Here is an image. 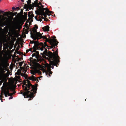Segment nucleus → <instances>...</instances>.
I'll use <instances>...</instances> for the list:
<instances>
[{"instance_id":"nucleus-1","label":"nucleus","mask_w":126,"mask_h":126,"mask_svg":"<svg viewBox=\"0 0 126 126\" xmlns=\"http://www.w3.org/2000/svg\"><path fill=\"white\" fill-rule=\"evenodd\" d=\"M30 34L31 37L35 40H36L37 39H41L42 38L45 39L46 42H48L51 45L50 47L47 45L46 42L42 43H39L36 41L31 42L32 44L33 43L34 44L33 48L35 51L37 50H41V51H42L43 50L44 48L45 49V50L44 51L43 54L44 55L47 56L50 59L52 60L50 62V64L51 65L56 66V67H57L58 63L59 62V58L57 50H56L55 52V54L53 55L51 52H48L47 50L46 49L47 47H50V48H54L55 46L58 44V42L55 39H48L45 36H42V34L40 33H38L36 34H34V35H33L31 32Z\"/></svg>"},{"instance_id":"nucleus-2","label":"nucleus","mask_w":126,"mask_h":126,"mask_svg":"<svg viewBox=\"0 0 126 126\" xmlns=\"http://www.w3.org/2000/svg\"><path fill=\"white\" fill-rule=\"evenodd\" d=\"M24 92L23 95L25 97L33 98L35 96L37 89V86L32 85L29 81L27 80L22 85Z\"/></svg>"},{"instance_id":"nucleus-3","label":"nucleus","mask_w":126,"mask_h":126,"mask_svg":"<svg viewBox=\"0 0 126 126\" xmlns=\"http://www.w3.org/2000/svg\"><path fill=\"white\" fill-rule=\"evenodd\" d=\"M2 92L1 94V95L0 96V100H1V98L3 96V95L2 94V93L4 94L5 96V97H7L8 96L9 94V91L8 89L6 88V87H4L3 88H1Z\"/></svg>"},{"instance_id":"nucleus-4","label":"nucleus","mask_w":126,"mask_h":126,"mask_svg":"<svg viewBox=\"0 0 126 126\" xmlns=\"http://www.w3.org/2000/svg\"><path fill=\"white\" fill-rule=\"evenodd\" d=\"M46 10V8H42L40 9V10L39 11V15L40 16H44V17L45 16V12L44 11Z\"/></svg>"},{"instance_id":"nucleus-5","label":"nucleus","mask_w":126,"mask_h":126,"mask_svg":"<svg viewBox=\"0 0 126 126\" xmlns=\"http://www.w3.org/2000/svg\"><path fill=\"white\" fill-rule=\"evenodd\" d=\"M6 67L4 65L0 66V72L4 73L5 71H7Z\"/></svg>"},{"instance_id":"nucleus-6","label":"nucleus","mask_w":126,"mask_h":126,"mask_svg":"<svg viewBox=\"0 0 126 126\" xmlns=\"http://www.w3.org/2000/svg\"><path fill=\"white\" fill-rule=\"evenodd\" d=\"M51 69L49 67H48L47 70L48 71V73L46 72L47 75H49L50 77V75L52 74V72L51 71Z\"/></svg>"},{"instance_id":"nucleus-7","label":"nucleus","mask_w":126,"mask_h":126,"mask_svg":"<svg viewBox=\"0 0 126 126\" xmlns=\"http://www.w3.org/2000/svg\"><path fill=\"white\" fill-rule=\"evenodd\" d=\"M21 70L19 69L17 70V72L16 73V74L18 75H21L22 76H23L24 75V74L23 73H21Z\"/></svg>"},{"instance_id":"nucleus-8","label":"nucleus","mask_w":126,"mask_h":126,"mask_svg":"<svg viewBox=\"0 0 126 126\" xmlns=\"http://www.w3.org/2000/svg\"><path fill=\"white\" fill-rule=\"evenodd\" d=\"M42 29L44 31H49V26L48 25L43 27Z\"/></svg>"},{"instance_id":"nucleus-9","label":"nucleus","mask_w":126,"mask_h":126,"mask_svg":"<svg viewBox=\"0 0 126 126\" xmlns=\"http://www.w3.org/2000/svg\"><path fill=\"white\" fill-rule=\"evenodd\" d=\"M46 10H45V17H47V15H48V13L49 12V11L48 10V9L46 8Z\"/></svg>"},{"instance_id":"nucleus-10","label":"nucleus","mask_w":126,"mask_h":126,"mask_svg":"<svg viewBox=\"0 0 126 126\" xmlns=\"http://www.w3.org/2000/svg\"><path fill=\"white\" fill-rule=\"evenodd\" d=\"M28 16L29 17L32 18L34 16L33 14L31 12H29L28 13Z\"/></svg>"},{"instance_id":"nucleus-11","label":"nucleus","mask_w":126,"mask_h":126,"mask_svg":"<svg viewBox=\"0 0 126 126\" xmlns=\"http://www.w3.org/2000/svg\"><path fill=\"white\" fill-rule=\"evenodd\" d=\"M29 79L30 80H32L33 81H36V80H37L34 76L29 77Z\"/></svg>"},{"instance_id":"nucleus-12","label":"nucleus","mask_w":126,"mask_h":126,"mask_svg":"<svg viewBox=\"0 0 126 126\" xmlns=\"http://www.w3.org/2000/svg\"><path fill=\"white\" fill-rule=\"evenodd\" d=\"M6 88L8 89L9 90H10L11 91H14L15 90V88L11 86H10Z\"/></svg>"},{"instance_id":"nucleus-13","label":"nucleus","mask_w":126,"mask_h":126,"mask_svg":"<svg viewBox=\"0 0 126 126\" xmlns=\"http://www.w3.org/2000/svg\"><path fill=\"white\" fill-rule=\"evenodd\" d=\"M39 5H42V3L40 2H39V3L35 2V7H38Z\"/></svg>"},{"instance_id":"nucleus-14","label":"nucleus","mask_w":126,"mask_h":126,"mask_svg":"<svg viewBox=\"0 0 126 126\" xmlns=\"http://www.w3.org/2000/svg\"><path fill=\"white\" fill-rule=\"evenodd\" d=\"M20 68L21 71H22V72L24 73L23 74H24V73L26 72V70L24 69L23 67H20Z\"/></svg>"},{"instance_id":"nucleus-15","label":"nucleus","mask_w":126,"mask_h":126,"mask_svg":"<svg viewBox=\"0 0 126 126\" xmlns=\"http://www.w3.org/2000/svg\"><path fill=\"white\" fill-rule=\"evenodd\" d=\"M33 32L34 33L33 34L32 33V34L33 35H34V34H36L38 33H39V32H37L36 31V30H35V29H34L33 30Z\"/></svg>"},{"instance_id":"nucleus-16","label":"nucleus","mask_w":126,"mask_h":126,"mask_svg":"<svg viewBox=\"0 0 126 126\" xmlns=\"http://www.w3.org/2000/svg\"><path fill=\"white\" fill-rule=\"evenodd\" d=\"M32 57L35 56V57H36V58L37 59L38 58V57H37V56L36 55V53H33L32 54Z\"/></svg>"},{"instance_id":"nucleus-17","label":"nucleus","mask_w":126,"mask_h":126,"mask_svg":"<svg viewBox=\"0 0 126 126\" xmlns=\"http://www.w3.org/2000/svg\"><path fill=\"white\" fill-rule=\"evenodd\" d=\"M2 47V43L0 42V51L1 50V48Z\"/></svg>"},{"instance_id":"nucleus-18","label":"nucleus","mask_w":126,"mask_h":126,"mask_svg":"<svg viewBox=\"0 0 126 126\" xmlns=\"http://www.w3.org/2000/svg\"><path fill=\"white\" fill-rule=\"evenodd\" d=\"M0 13H5L6 14V15H7L8 14V13L5 12L4 11H1V10H0Z\"/></svg>"},{"instance_id":"nucleus-19","label":"nucleus","mask_w":126,"mask_h":126,"mask_svg":"<svg viewBox=\"0 0 126 126\" xmlns=\"http://www.w3.org/2000/svg\"><path fill=\"white\" fill-rule=\"evenodd\" d=\"M36 52V55L38 57V56H39V52L38 51H35Z\"/></svg>"},{"instance_id":"nucleus-20","label":"nucleus","mask_w":126,"mask_h":126,"mask_svg":"<svg viewBox=\"0 0 126 126\" xmlns=\"http://www.w3.org/2000/svg\"><path fill=\"white\" fill-rule=\"evenodd\" d=\"M14 93H9V94L8 95V96H12V95L14 94Z\"/></svg>"},{"instance_id":"nucleus-21","label":"nucleus","mask_w":126,"mask_h":126,"mask_svg":"<svg viewBox=\"0 0 126 126\" xmlns=\"http://www.w3.org/2000/svg\"><path fill=\"white\" fill-rule=\"evenodd\" d=\"M22 64H23L22 62H20L19 64V65L20 66H22Z\"/></svg>"},{"instance_id":"nucleus-22","label":"nucleus","mask_w":126,"mask_h":126,"mask_svg":"<svg viewBox=\"0 0 126 126\" xmlns=\"http://www.w3.org/2000/svg\"><path fill=\"white\" fill-rule=\"evenodd\" d=\"M32 49V48H30V49H29V50H26V52L27 53L29 51H31Z\"/></svg>"},{"instance_id":"nucleus-23","label":"nucleus","mask_w":126,"mask_h":126,"mask_svg":"<svg viewBox=\"0 0 126 126\" xmlns=\"http://www.w3.org/2000/svg\"><path fill=\"white\" fill-rule=\"evenodd\" d=\"M27 3L28 4V5H30V3H31V0H30V1H29L28 0V1H27Z\"/></svg>"},{"instance_id":"nucleus-24","label":"nucleus","mask_w":126,"mask_h":126,"mask_svg":"<svg viewBox=\"0 0 126 126\" xmlns=\"http://www.w3.org/2000/svg\"><path fill=\"white\" fill-rule=\"evenodd\" d=\"M35 30H36L38 28V27L37 26H35V27H34V29H35Z\"/></svg>"},{"instance_id":"nucleus-25","label":"nucleus","mask_w":126,"mask_h":126,"mask_svg":"<svg viewBox=\"0 0 126 126\" xmlns=\"http://www.w3.org/2000/svg\"><path fill=\"white\" fill-rule=\"evenodd\" d=\"M12 9L13 10H14L16 9V8L15 7H13L12 8Z\"/></svg>"},{"instance_id":"nucleus-26","label":"nucleus","mask_w":126,"mask_h":126,"mask_svg":"<svg viewBox=\"0 0 126 126\" xmlns=\"http://www.w3.org/2000/svg\"><path fill=\"white\" fill-rule=\"evenodd\" d=\"M11 96V97H10L9 98V99L10 100V99H11L13 98V97Z\"/></svg>"},{"instance_id":"nucleus-27","label":"nucleus","mask_w":126,"mask_h":126,"mask_svg":"<svg viewBox=\"0 0 126 126\" xmlns=\"http://www.w3.org/2000/svg\"><path fill=\"white\" fill-rule=\"evenodd\" d=\"M38 0H36V1H35V2H34V5L35 6V2H38Z\"/></svg>"},{"instance_id":"nucleus-28","label":"nucleus","mask_w":126,"mask_h":126,"mask_svg":"<svg viewBox=\"0 0 126 126\" xmlns=\"http://www.w3.org/2000/svg\"><path fill=\"white\" fill-rule=\"evenodd\" d=\"M51 67L53 69L54 68V66H51Z\"/></svg>"},{"instance_id":"nucleus-29","label":"nucleus","mask_w":126,"mask_h":126,"mask_svg":"<svg viewBox=\"0 0 126 126\" xmlns=\"http://www.w3.org/2000/svg\"><path fill=\"white\" fill-rule=\"evenodd\" d=\"M31 73L32 74H33V75H35V74H34V73Z\"/></svg>"},{"instance_id":"nucleus-30","label":"nucleus","mask_w":126,"mask_h":126,"mask_svg":"<svg viewBox=\"0 0 126 126\" xmlns=\"http://www.w3.org/2000/svg\"><path fill=\"white\" fill-rule=\"evenodd\" d=\"M43 15H42V16H42V18L43 19H44V17L43 16Z\"/></svg>"},{"instance_id":"nucleus-31","label":"nucleus","mask_w":126,"mask_h":126,"mask_svg":"<svg viewBox=\"0 0 126 126\" xmlns=\"http://www.w3.org/2000/svg\"><path fill=\"white\" fill-rule=\"evenodd\" d=\"M20 78V76H18L17 77V78H18V79H19Z\"/></svg>"},{"instance_id":"nucleus-32","label":"nucleus","mask_w":126,"mask_h":126,"mask_svg":"<svg viewBox=\"0 0 126 126\" xmlns=\"http://www.w3.org/2000/svg\"><path fill=\"white\" fill-rule=\"evenodd\" d=\"M21 0L22 2H24V0Z\"/></svg>"},{"instance_id":"nucleus-33","label":"nucleus","mask_w":126,"mask_h":126,"mask_svg":"<svg viewBox=\"0 0 126 126\" xmlns=\"http://www.w3.org/2000/svg\"><path fill=\"white\" fill-rule=\"evenodd\" d=\"M19 8V7H17L16 8V9H18Z\"/></svg>"},{"instance_id":"nucleus-34","label":"nucleus","mask_w":126,"mask_h":126,"mask_svg":"<svg viewBox=\"0 0 126 126\" xmlns=\"http://www.w3.org/2000/svg\"><path fill=\"white\" fill-rule=\"evenodd\" d=\"M35 18H36V19L37 20H38H38L37 19V18H36V17H35Z\"/></svg>"},{"instance_id":"nucleus-35","label":"nucleus","mask_w":126,"mask_h":126,"mask_svg":"<svg viewBox=\"0 0 126 126\" xmlns=\"http://www.w3.org/2000/svg\"><path fill=\"white\" fill-rule=\"evenodd\" d=\"M35 18H36V19L37 20H38H38L37 19V18H36V17H35Z\"/></svg>"},{"instance_id":"nucleus-36","label":"nucleus","mask_w":126,"mask_h":126,"mask_svg":"<svg viewBox=\"0 0 126 126\" xmlns=\"http://www.w3.org/2000/svg\"><path fill=\"white\" fill-rule=\"evenodd\" d=\"M5 22H8L7 21V20H6L5 21Z\"/></svg>"},{"instance_id":"nucleus-37","label":"nucleus","mask_w":126,"mask_h":126,"mask_svg":"<svg viewBox=\"0 0 126 126\" xmlns=\"http://www.w3.org/2000/svg\"><path fill=\"white\" fill-rule=\"evenodd\" d=\"M28 0L29 1H30V0Z\"/></svg>"},{"instance_id":"nucleus-38","label":"nucleus","mask_w":126,"mask_h":126,"mask_svg":"<svg viewBox=\"0 0 126 126\" xmlns=\"http://www.w3.org/2000/svg\"><path fill=\"white\" fill-rule=\"evenodd\" d=\"M30 61H31V58H30Z\"/></svg>"},{"instance_id":"nucleus-39","label":"nucleus","mask_w":126,"mask_h":126,"mask_svg":"<svg viewBox=\"0 0 126 126\" xmlns=\"http://www.w3.org/2000/svg\"><path fill=\"white\" fill-rule=\"evenodd\" d=\"M41 54H42V55H42V53H41Z\"/></svg>"},{"instance_id":"nucleus-40","label":"nucleus","mask_w":126,"mask_h":126,"mask_svg":"<svg viewBox=\"0 0 126 126\" xmlns=\"http://www.w3.org/2000/svg\"><path fill=\"white\" fill-rule=\"evenodd\" d=\"M41 20H40V21H41Z\"/></svg>"},{"instance_id":"nucleus-41","label":"nucleus","mask_w":126,"mask_h":126,"mask_svg":"<svg viewBox=\"0 0 126 126\" xmlns=\"http://www.w3.org/2000/svg\"><path fill=\"white\" fill-rule=\"evenodd\" d=\"M85 101H86V99H85Z\"/></svg>"},{"instance_id":"nucleus-42","label":"nucleus","mask_w":126,"mask_h":126,"mask_svg":"<svg viewBox=\"0 0 126 126\" xmlns=\"http://www.w3.org/2000/svg\"><path fill=\"white\" fill-rule=\"evenodd\" d=\"M1 0H0V1Z\"/></svg>"}]
</instances>
